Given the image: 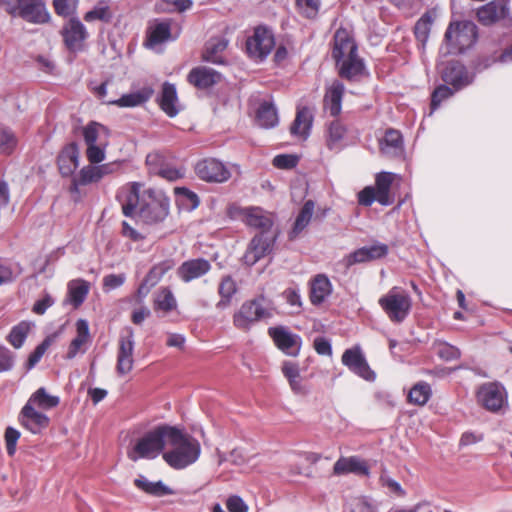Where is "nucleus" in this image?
Wrapping results in <instances>:
<instances>
[{
  "label": "nucleus",
  "instance_id": "obj_41",
  "mask_svg": "<svg viewBox=\"0 0 512 512\" xmlns=\"http://www.w3.org/2000/svg\"><path fill=\"white\" fill-rule=\"evenodd\" d=\"M89 283L83 279L72 280L68 283V301L75 307H79L89 293Z\"/></svg>",
  "mask_w": 512,
  "mask_h": 512
},
{
  "label": "nucleus",
  "instance_id": "obj_52",
  "mask_svg": "<svg viewBox=\"0 0 512 512\" xmlns=\"http://www.w3.org/2000/svg\"><path fill=\"white\" fill-rule=\"evenodd\" d=\"M320 0H296L298 13L307 19H314L319 13Z\"/></svg>",
  "mask_w": 512,
  "mask_h": 512
},
{
  "label": "nucleus",
  "instance_id": "obj_17",
  "mask_svg": "<svg viewBox=\"0 0 512 512\" xmlns=\"http://www.w3.org/2000/svg\"><path fill=\"white\" fill-rule=\"evenodd\" d=\"M388 252V245L381 242H375L370 246H363L349 253L343 258L342 264L346 269H349L355 264L384 258L387 256Z\"/></svg>",
  "mask_w": 512,
  "mask_h": 512
},
{
  "label": "nucleus",
  "instance_id": "obj_49",
  "mask_svg": "<svg viewBox=\"0 0 512 512\" xmlns=\"http://www.w3.org/2000/svg\"><path fill=\"white\" fill-rule=\"evenodd\" d=\"M177 307L176 299L168 287L161 288L154 300L155 310L170 312Z\"/></svg>",
  "mask_w": 512,
  "mask_h": 512
},
{
  "label": "nucleus",
  "instance_id": "obj_13",
  "mask_svg": "<svg viewBox=\"0 0 512 512\" xmlns=\"http://www.w3.org/2000/svg\"><path fill=\"white\" fill-rule=\"evenodd\" d=\"M478 401L491 412L499 411L506 402L505 387L499 382H489L481 385L477 392Z\"/></svg>",
  "mask_w": 512,
  "mask_h": 512
},
{
  "label": "nucleus",
  "instance_id": "obj_35",
  "mask_svg": "<svg viewBox=\"0 0 512 512\" xmlns=\"http://www.w3.org/2000/svg\"><path fill=\"white\" fill-rule=\"evenodd\" d=\"M113 17L114 12L110 6V0H99L91 10L84 14L83 19L87 23L100 21L108 24L112 21Z\"/></svg>",
  "mask_w": 512,
  "mask_h": 512
},
{
  "label": "nucleus",
  "instance_id": "obj_55",
  "mask_svg": "<svg viewBox=\"0 0 512 512\" xmlns=\"http://www.w3.org/2000/svg\"><path fill=\"white\" fill-rule=\"evenodd\" d=\"M51 338H45L29 355L28 360L26 362V369L29 371L36 366V364L41 360L49 346L51 345Z\"/></svg>",
  "mask_w": 512,
  "mask_h": 512
},
{
  "label": "nucleus",
  "instance_id": "obj_50",
  "mask_svg": "<svg viewBox=\"0 0 512 512\" xmlns=\"http://www.w3.org/2000/svg\"><path fill=\"white\" fill-rule=\"evenodd\" d=\"M433 18L429 13L423 14L414 26V35L424 49L431 31Z\"/></svg>",
  "mask_w": 512,
  "mask_h": 512
},
{
  "label": "nucleus",
  "instance_id": "obj_34",
  "mask_svg": "<svg viewBox=\"0 0 512 512\" xmlns=\"http://www.w3.org/2000/svg\"><path fill=\"white\" fill-rule=\"evenodd\" d=\"M315 204L312 200H307L297 215L291 231L288 233L289 240H295L303 230L309 225Z\"/></svg>",
  "mask_w": 512,
  "mask_h": 512
},
{
  "label": "nucleus",
  "instance_id": "obj_25",
  "mask_svg": "<svg viewBox=\"0 0 512 512\" xmlns=\"http://www.w3.org/2000/svg\"><path fill=\"white\" fill-rule=\"evenodd\" d=\"M380 151L388 158H401L404 155L403 137L400 131L388 129L380 140Z\"/></svg>",
  "mask_w": 512,
  "mask_h": 512
},
{
  "label": "nucleus",
  "instance_id": "obj_32",
  "mask_svg": "<svg viewBox=\"0 0 512 512\" xmlns=\"http://www.w3.org/2000/svg\"><path fill=\"white\" fill-rule=\"evenodd\" d=\"M228 46V40L224 37H213L205 46L203 60L213 64H223L224 58L221 55Z\"/></svg>",
  "mask_w": 512,
  "mask_h": 512
},
{
  "label": "nucleus",
  "instance_id": "obj_53",
  "mask_svg": "<svg viewBox=\"0 0 512 512\" xmlns=\"http://www.w3.org/2000/svg\"><path fill=\"white\" fill-rule=\"evenodd\" d=\"M17 145V139L14 133L6 127L0 125V153L10 155Z\"/></svg>",
  "mask_w": 512,
  "mask_h": 512
},
{
  "label": "nucleus",
  "instance_id": "obj_62",
  "mask_svg": "<svg viewBox=\"0 0 512 512\" xmlns=\"http://www.w3.org/2000/svg\"><path fill=\"white\" fill-rule=\"evenodd\" d=\"M126 281V275L121 274H108L103 278V288L105 291H111L122 286Z\"/></svg>",
  "mask_w": 512,
  "mask_h": 512
},
{
  "label": "nucleus",
  "instance_id": "obj_61",
  "mask_svg": "<svg viewBox=\"0 0 512 512\" xmlns=\"http://www.w3.org/2000/svg\"><path fill=\"white\" fill-rule=\"evenodd\" d=\"M4 436L7 453L9 456H13L16 452V444L20 438V432L13 427H7Z\"/></svg>",
  "mask_w": 512,
  "mask_h": 512
},
{
  "label": "nucleus",
  "instance_id": "obj_22",
  "mask_svg": "<svg viewBox=\"0 0 512 512\" xmlns=\"http://www.w3.org/2000/svg\"><path fill=\"white\" fill-rule=\"evenodd\" d=\"M510 0H493L477 11V17L480 23L483 25H491L497 21L509 17Z\"/></svg>",
  "mask_w": 512,
  "mask_h": 512
},
{
  "label": "nucleus",
  "instance_id": "obj_42",
  "mask_svg": "<svg viewBox=\"0 0 512 512\" xmlns=\"http://www.w3.org/2000/svg\"><path fill=\"white\" fill-rule=\"evenodd\" d=\"M278 114L275 106L270 102H263L260 104L257 114L256 122L260 127L273 128L278 124Z\"/></svg>",
  "mask_w": 512,
  "mask_h": 512
},
{
  "label": "nucleus",
  "instance_id": "obj_56",
  "mask_svg": "<svg viewBox=\"0 0 512 512\" xmlns=\"http://www.w3.org/2000/svg\"><path fill=\"white\" fill-rule=\"evenodd\" d=\"M453 94V89L445 84H441L436 87L431 96L432 112L438 109L443 100L450 98Z\"/></svg>",
  "mask_w": 512,
  "mask_h": 512
},
{
  "label": "nucleus",
  "instance_id": "obj_59",
  "mask_svg": "<svg viewBox=\"0 0 512 512\" xmlns=\"http://www.w3.org/2000/svg\"><path fill=\"white\" fill-rule=\"evenodd\" d=\"M15 354L5 346H0V373L13 369Z\"/></svg>",
  "mask_w": 512,
  "mask_h": 512
},
{
  "label": "nucleus",
  "instance_id": "obj_33",
  "mask_svg": "<svg viewBox=\"0 0 512 512\" xmlns=\"http://www.w3.org/2000/svg\"><path fill=\"white\" fill-rule=\"evenodd\" d=\"M347 129L339 120H333L329 123L326 130V146L331 151H340L343 148V140Z\"/></svg>",
  "mask_w": 512,
  "mask_h": 512
},
{
  "label": "nucleus",
  "instance_id": "obj_19",
  "mask_svg": "<svg viewBox=\"0 0 512 512\" xmlns=\"http://www.w3.org/2000/svg\"><path fill=\"white\" fill-rule=\"evenodd\" d=\"M140 189L141 184L138 182H133L128 186L122 187L117 192L116 199L121 205L122 213L124 216L134 218L138 215L142 198Z\"/></svg>",
  "mask_w": 512,
  "mask_h": 512
},
{
  "label": "nucleus",
  "instance_id": "obj_40",
  "mask_svg": "<svg viewBox=\"0 0 512 512\" xmlns=\"http://www.w3.org/2000/svg\"><path fill=\"white\" fill-rule=\"evenodd\" d=\"M28 404L42 410L55 408L60 403L58 396L50 395L44 387L37 389L28 399Z\"/></svg>",
  "mask_w": 512,
  "mask_h": 512
},
{
  "label": "nucleus",
  "instance_id": "obj_15",
  "mask_svg": "<svg viewBox=\"0 0 512 512\" xmlns=\"http://www.w3.org/2000/svg\"><path fill=\"white\" fill-rule=\"evenodd\" d=\"M66 48L71 52L83 49V44L88 38V32L84 24L77 17H71L60 31Z\"/></svg>",
  "mask_w": 512,
  "mask_h": 512
},
{
  "label": "nucleus",
  "instance_id": "obj_46",
  "mask_svg": "<svg viewBox=\"0 0 512 512\" xmlns=\"http://www.w3.org/2000/svg\"><path fill=\"white\" fill-rule=\"evenodd\" d=\"M99 175L94 165L83 167L80 172L73 177L71 191H77L78 186H85L100 181Z\"/></svg>",
  "mask_w": 512,
  "mask_h": 512
},
{
  "label": "nucleus",
  "instance_id": "obj_8",
  "mask_svg": "<svg viewBox=\"0 0 512 512\" xmlns=\"http://www.w3.org/2000/svg\"><path fill=\"white\" fill-rule=\"evenodd\" d=\"M378 304L392 322L401 323L410 313L412 300L405 290L394 286L379 298Z\"/></svg>",
  "mask_w": 512,
  "mask_h": 512
},
{
  "label": "nucleus",
  "instance_id": "obj_16",
  "mask_svg": "<svg viewBox=\"0 0 512 512\" xmlns=\"http://www.w3.org/2000/svg\"><path fill=\"white\" fill-rule=\"evenodd\" d=\"M197 176L206 182L223 183L231 177L225 164L215 158L199 161L195 166Z\"/></svg>",
  "mask_w": 512,
  "mask_h": 512
},
{
  "label": "nucleus",
  "instance_id": "obj_18",
  "mask_svg": "<svg viewBox=\"0 0 512 512\" xmlns=\"http://www.w3.org/2000/svg\"><path fill=\"white\" fill-rule=\"evenodd\" d=\"M442 80L450 84L455 91L461 90L474 81V74L468 72L459 61H450L441 71Z\"/></svg>",
  "mask_w": 512,
  "mask_h": 512
},
{
  "label": "nucleus",
  "instance_id": "obj_58",
  "mask_svg": "<svg viewBox=\"0 0 512 512\" xmlns=\"http://www.w3.org/2000/svg\"><path fill=\"white\" fill-rule=\"evenodd\" d=\"M100 130L105 131L106 128L97 122H90L84 127L83 137L86 145L96 144Z\"/></svg>",
  "mask_w": 512,
  "mask_h": 512
},
{
  "label": "nucleus",
  "instance_id": "obj_7",
  "mask_svg": "<svg viewBox=\"0 0 512 512\" xmlns=\"http://www.w3.org/2000/svg\"><path fill=\"white\" fill-rule=\"evenodd\" d=\"M0 4L12 17L29 23L44 24L50 20L45 0H0Z\"/></svg>",
  "mask_w": 512,
  "mask_h": 512
},
{
  "label": "nucleus",
  "instance_id": "obj_5",
  "mask_svg": "<svg viewBox=\"0 0 512 512\" xmlns=\"http://www.w3.org/2000/svg\"><path fill=\"white\" fill-rule=\"evenodd\" d=\"M170 202L161 191L147 189L143 191L138 216L147 225L163 222L169 214Z\"/></svg>",
  "mask_w": 512,
  "mask_h": 512
},
{
  "label": "nucleus",
  "instance_id": "obj_48",
  "mask_svg": "<svg viewBox=\"0 0 512 512\" xmlns=\"http://www.w3.org/2000/svg\"><path fill=\"white\" fill-rule=\"evenodd\" d=\"M431 395L432 390L430 385L426 382H419L411 388L408 394V400L410 403L422 406L429 401Z\"/></svg>",
  "mask_w": 512,
  "mask_h": 512
},
{
  "label": "nucleus",
  "instance_id": "obj_4",
  "mask_svg": "<svg viewBox=\"0 0 512 512\" xmlns=\"http://www.w3.org/2000/svg\"><path fill=\"white\" fill-rule=\"evenodd\" d=\"M272 317V303L263 294L245 301L233 315V324L240 330L247 331L253 324Z\"/></svg>",
  "mask_w": 512,
  "mask_h": 512
},
{
  "label": "nucleus",
  "instance_id": "obj_28",
  "mask_svg": "<svg viewBox=\"0 0 512 512\" xmlns=\"http://www.w3.org/2000/svg\"><path fill=\"white\" fill-rule=\"evenodd\" d=\"M336 475L354 473L356 475L368 476L369 467L363 459L357 456L340 457L333 466Z\"/></svg>",
  "mask_w": 512,
  "mask_h": 512
},
{
  "label": "nucleus",
  "instance_id": "obj_24",
  "mask_svg": "<svg viewBox=\"0 0 512 512\" xmlns=\"http://www.w3.org/2000/svg\"><path fill=\"white\" fill-rule=\"evenodd\" d=\"M358 53L356 42L350 33L339 28L334 34V46L332 50V58L335 62Z\"/></svg>",
  "mask_w": 512,
  "mask_h": 512
},
{
  "label": "nucleus",
  "instance_id": "obj_45",
  "mask_svg": "<svg viewBox=\"0 0 512 512\" xmlns=\"http://www.w3.org/2000/svg\"><path fill=\"white\" fill-rule=\"evenodd\" d=\"M134 484L140 490L157 497L171 495L173 493L172 489L166 486L162 481L151 482L143 476L135 479Z\"/></svg>",
  "mask_w": 512,
  "mask_h": 512
},
{
  "label": "nucleus",
  "instance_id": "obj_27",
  "mask_svg": "<svg viewBox=\"0 0 512 512\" xmlns=\"http://www.w3.org/2000/svg\"><path fill=\"white\" fill-rule=\"evenodd\" d=\"M221 75L214 69L198 66L187 75V81L198 89H207L220 81Z\"/></svg>",
  "mask_w": 512,
  "mask_h": 512
},
{
  "label": "nucleus",
  "instance_id": "obj_10",
  "mask_svg": "<svg viewBox=\"0 0 512 512\" xmlns=\"http://www.w3.org/2000/svg\"><path fill=\"white\" fill-rule=\"evenodd\" d=\"M275 46L272 32L266 27L255 28L254 33L246 41V50L249 56L255 60H264Z\"/></svg>",
  "mask_w": 512,
  "mask_h": 512
},
{
  "label": "nucleus",
  "instance_id": "obj_43",
  "mask_svg": "<svg viewBox=\"0 0 512 512\" xmlns=\"http://www.w3.org/2000/svg\"><path fill=\"white\" fill-rule=\"evenodd\" d=\"M171 37L170 22L165 20L157 22L154 26L150 27L147 35L148 46L153 48L161 44Z\"/></svg>",
  "mask_w": 512,
  "mask_h": 512
},
{
  "label": "nucleus",
  "instance_id": "obj_6",
  "mask_svg": "<svg viewBox=\"0 0 512 512\" xmlns=\"http://www.w3.org/2000/svg\"><path fill=\"white\" fill-rule=\"evenodd\" d=\"M477 37L478 31L474 22L465 20L450 23L444 35L446 53H463L476 43Z\"/></svg>",
  "mask_w": 512,
  "mask_h": 512
},
{
  "label": "nucleus",
  "instance_id": "obj_9",
  "mask_svg": "<svg viewBox=\"0 0 512 512\" xmlns=\"http://www.w3.org/2000/svg\"><path fill=\"white\" fill-rule=\"evenodd\" d=\"M134 347L135 341L133 329L131 327L123 328L122 331L120 332L118 340L116 364V371L121 376L128 374L133 369Z\"/></svg>",
  "mask_w": 512,
  "mask_h": 512
},
{
  "label": "nucleus",
  "instance_id": "obj_38",
  "mask_svg": "<svg viewBox=\"0 0 512 512\" xmlns=\"http://www.w3.org/2000/svg\"><path fill=\"white\" fill-rule=\"evenodd\" d=\"M177 100L176 86L165 82L162 87L159 105L169 117H175L178 114V109L175 106Z\"/></svg>",
  "mask_w": 512,
  "mask_h": 512
},
{
  "label": "nucleus",
  "instance_id": "obj_36",
  "mask_svg": "<svg viewBox=\"0 0 512 512\" xmlns=\"http://www.w3.org/2000/svg\"><path fill=\"white\" fill-rule=\"evenodd\" d=\"M153 90L149 87H144L136 92L122 95L119 99L107 101L106 103L116 105L119 107H136L150 99Z\"/></svg>",
  "mask_w": 512,
  "mask_h": 512
},
{
  "label": "nucleus",
  "instance_id": "obj_20",
  "mask_svg": "<svg viewBox=\"0 0 512 512\" xmlns=\"http://www.w3.org/2000/svg\"><path fill=\"white\" fill-rule=\"evenodd\" d=\"M19 423L33 434L40 433L50 424V418L38 411L34 406L26 404L22 407L18 415Z\"/></svg>",
  "mask_w": 512,
  "mask_h": 512
},
{
  "label": "nucleus",
  "instance_id": "obj_57",
  "mask_svg": "<svg viewBox=\"0 0 512 512\" xmlns=\"http://www.w3.org/2000/svg\"><path fill=\"white\" fill-rule=\"evenodd\" d=\"M79 0H53L56 14L63 17L72 16L77 10Z\"/></svg>",
  "mask_w": 512,
  "mask_h": 512
},
{
  "label": "nucleus",
  "instance_id": "obj_64",
  "mask_svg": "<svg viewBox=\"0 0 512 512\" xmlns=\"http://www.w3.org/2000/svg\"><path fill=\"white\" fill-rule=\"evenodd\" d=\"M393 182V174L390 172H381L376 176V190L381 193H389Z\"/></svg>",
  "mask_w": 512,
  "mask_h": 512
},
{
  "label": "nucleus",
  "instance_id": "obj_1",
  "mask_svg": "<svg viewBox=\"0 0 512 512\" xmlns=\"http://www.w3.org/2000/svg\"><path fill=\"white\" fill-rule=\"evenodd\" d=\"M242 215L249 227L259 230L251 239L242 257L243 263L251 267L272 253L279 231L273 230L274 221L272 216L259 207L244 208Z\"/></svg>",
  "mask_w": 512,
  "mask_h": 512
},
{
  "label": "nucleus",
  "instance_id": "obj_60",
  "mask_svg": "<svg viewBox=\"0 0 512 512\" xmlns=\"http://www.w3.org/2000/svg\"><path fill=\"white\" fill-rule=\"evenodd\" d=\"M298 164V157L291 154H280L274 157L273 165L279 169H292Z\"/></svg>",
  "mask_w": 512,
  "mask_h": 512
},
{
  "label": "nucleus",
  "instance_id": "obj_39",
  "mask_svg": "<svg viewBox=\"0 0 512 512\" xmlns=\"http://www.w3.org/2000/svg\"><path fill=\"white\" fill-rule=\"evenodd\" d=\"M76 337L71 341L66 358L73 359L78 354L81 347L89 340V324L85 319H79L76 322Z\"/></svg>",
  "mask_w": 512,
  "mask_h": 512
},
{
  "label": "nucleus",
  "instance_id": "obj_63",
  "mask_svg": "<svg viewBox=\"0 0 512 512\" xmlns=\"http://www.w3.org/2000/svg\"><path fill=\"white\" fill-rule=\"evenodd\" d=\"M54 303V298L49 293L45 292L43 297L34 303L32 311L37 315H43Z\"/></svg>",
  "mask_w": 512,
  "mask_h": 512
},
{
  "label": "nucleus",
  "instance_id": "obj_2",
  "mask_svg": "<svg viewBox=\"0 0 512 512\" xmlns=\"http://www.w3.org/2000/svg\"><path fill=\"white\" fill-rule=\"evenodd\" d=\"M168 430V445L171 446V450L163 453L165 462L176 470L194 464L201 454L199 441L176 426H171Z\"/></svg>",
  "mask_w": 512,
  "mask_h": 512
},
{
  "label": "nucleus",
  "instance_id": "obj_12",
  "mask_svg": "<svg viewBox=\"0 0 512 512\" xmlns=\"http://www.w3.org/2000/svg\"><path fill=\"white\" fill-rule=\"evenodd\" d=\"M268 334L276 347L287 356L296 357L300 353L302 339L288 328L284 326L270 327Z\"/></svg>",
  "mask_w": 512,
  "mask_h": 512
},
{
  "label": "nucleus",
  "instance_id": "obj_23",
  "mask_svg": "<svg viewBox=\"0 0 512 512\" xmlns=\"http://www.w3.org/2000/svg\"><path fill=\"white\" fill-rule=\"evenodd\" d=\"M146 164L151 174L158 175L166 180L175 181L184 176L182 169L169 166L164 157L159 153H150L146 157Z\"/></svg>",
  "mask_w": 512,
  "mask_h": 512
},
{
  "label": "nucleus",
  "instance_id": "obj_30",
  "mask_svg": "<svg viewBox=\"0 0 512 512\" xmlns=\"http://www.w3.org/2000/svg\"><path fill=\"white\" fill-rule=\"evenodd\" d=\"M313 123V114L308 107H298L296 117L291 124L290 133L301 139H307Z\"/></svg>",
  "mask_w": 512,
  "mask_h": 512
},
{
  "label": "nucleus",
  "instance_id": "obj_47",
  "mask_svg": "<svg viewBox=\"0 0 512 512\" xmlns=\"http://www.w3.org/2000/svg\"><path fill=\"white\" fill-rule=\"evenodd\" d=\"M175 266V261L173 259H165L157 264H155L145 276L146 282H149L150 285L156 286L163 276L173 269Z\"/></svg>",
  "mask_w": 512,
  "mask_h": 512
},
{
  "label": "nucleus",
  "instance_id": "obj_37",
  "mask_svg": "<svg viewBox=\"0 0 512 512\" xmlns=\"http://www.w3.org/2000/svg\"><path fill=\"white\" fill-rule=\"evenodd\" d=\"M332 285L327 276L317 275L311 285L310 300L314 305H319L330 295Z\"/></svg>",
  "mask_w": 512,
  "mask_h": 512
},
{
  "label": "nucleus",
  "instance_id": "obj_3",
  "mask_svg": "<svg viewBox=\"0 0 512 512\" xmlns=\"http://www.w3.org/2000/svg\"><path fill=\"white\" fill-rule=\"evenodd\" d=\"M168 428L171 426L163 424L145 433L127 452L128 458L136 462L140 458L154 459L159 454H163L165 445L168 444V434L170 433Z\"/></svg>",
  "mask_w": 512,
  "mask_h": 512
},
{
  "label": "nucleus",
  "instance_id": "obj_51",
  "mask_svg": "<svg viewBox=\"0 0 512 512\" xmlns=\"http://www.w3.org/2000/svg\"><path fill=\"white\" fill-rule=\"evenodd\" d=\"M29 331L30 324L28 322L22 321L12 327L10 333L7 336V340L14 348L19 349L23 346Z\"/></svg>",
  "mask_w": 512,
  "mask_h": 512
},
{
  "label": "nucleus",
  "instance_id": "obj_21",
  "mask_svg": "<svg viewBox=\"0 0 512 512\" xmlns=\"http://www.w3.org/2000/svg\"><path fill=\"white\" fill-rule=\"evenodd\" d=\"M211 268L209 260L202 257L193 258L181 263L177 268V276L182 282L189 283L205 276Z\"/></svg>",
  "mask_w": 512,
  "mask_h": 512
},
{
  "label": "nucleus",
  "instance_id": "obj_11",
  "mask_svg": "<svg viewBox=\"0 0 512 512\" xmlns=\"http://www.w3.org/2000/svg\"><path fill=\"white\" fill-rule=\"evenodd\" d=\"M341 361L344 366L360 378L369 382L375 381L376 373L370 368L360 346L356 345L346 349L342 354Z\"/></svg>",
  "mask_w": 512,
  "mask_h": 512
},
{
  "label": "nucleus",
  "instance_id": "obj_44",
  "mask_svg": "<svg viewBox=\"0 0 512 512\" xmlns=\"http://www.w3.org/2000/svg\"><path fill=\"white\" fill-rule=\"evenodd\" d=\"M22 272L20 263L0 258V286L14 282Z\"/></svg>",
  "mask_w": 512,
  "mask_h": 512
},
{
  "label": "nucleus",
  "instance_id": "obj_14",
  "mask_svg": "<svg viewBox=\"0 0 512 512\" xmlns=\"http://www.w3.org/2000/svg\"><path fill=\"white\" fill-rule=\"evenodd\" d=\"M340 78L356 83L369 76L364 59L358 53L335 62Z\"/></svg>",
  "mask_w": 512,
  "mask_h": 512
},
{
  "label": "nucleus",
  "instance_id": "obj_26",
  "mask_svg": "<svg viewBox=\"0 0 512 512\" xmlns=\"http://www.w3.org/2000/svg\"><path fill=\"white\" fill-rule=\"evenodd\" d=\"M59 172L64 177L74 174L79 166V148L75 142L65 146L57 158Z\"/></svg>",
  "mask_w": 512,
  "mask_h": 512
},
{
  "label": "nucleus",
  "instance_id": "obj_29",
  "mask_svg": "<svg viewBox=\"0 0 512 512\" xmlns=\"http://www.w3.org/2000/svg\"><path fill=\"white\" fill-rule=\"evenodd\" d=\"M345 86L339 80H334L324 95V107L331 116H338L342 109Z\"/></svg>",
  "mask_w": 512,
  "mask_h": 512
},
{
  "label": "nucleus",
  "instance_id": "obj_54",
  "mask_svg": "<svg viewBox=\"0 0 512 512\" xmlns=\"http://www.w3.org/2000/svg\"><path fill=\"white\" fill-rule=\"evenodd\" d=\"M436 353L445 361H452L461 357L460 349L446 342H439L436 345Z\"/></svg>",
  "mask_w": 512,
  "mask_h": 512
},
{
  "label": "nucleus",
  "instance_id": "obj_31",
  "mask_svg": "<svg viewBox=\"0 0 512 512\" xmlns=\"http://www.w3.org/2000/svg\"><path fill=\"white\" fill-rule=\"evenodd\" d=\"M237 291V284L232 276H223L218 286V294L220 296V300L215 305L216 309L220 311L227 309L231 305L232 298L237 293Z\"/></svg>",
  "mask_w": 512,
  "mask_h": 512
}]
</instances>
